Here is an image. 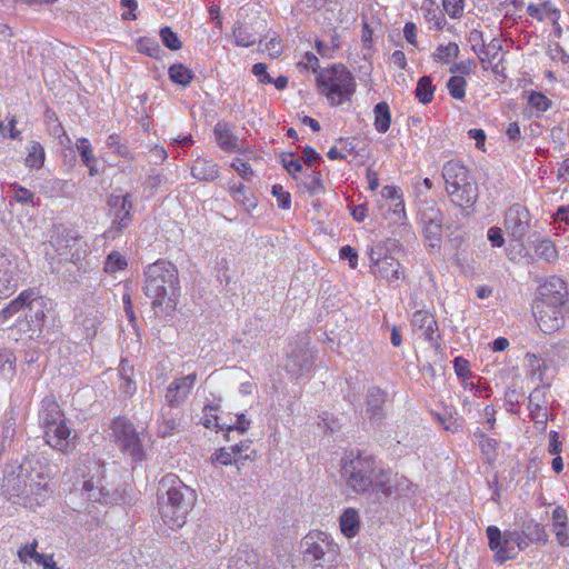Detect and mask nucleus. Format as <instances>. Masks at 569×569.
Listing matches in <instances>:
<instances>
[{
	"label": "nucleus",
	"mask_w": 569,
	"mask_h": 569,
	"mask_svg": "<svg viewBox=\"0 0 569 569\" xmlns=\"http://www.w3.org/2000/svg\"><path fill=\"white\" fill-rule=\"evenodd\" d=\"M521 532L530 542L545 541L547 537L545 528L533 519L523 521Z\"/></svg>",
	"instance_id": "obj_40"
},
{
	"label": "nucleus",
	"mask_w": 569,
	"mask_h": 569,
	"mask_svg": "<svg viewBox=\"0 0 569 569\" xmlns=\"http://www.w3.org/2000/svg\"><path fill=\"white\" fill-rule=\"evenodd\" d=\"M418 216H419V221L422 226L443 221L442 212L438 208L437 203L433 201L425 202L420 207Z\"/></svg>",
	"instance_id": "obj_36"
},
{
	"label": "nucleus",
	"mask_w": 569,
	"mask_h": 569,
	"mask_svg": "<svg viewBox=\"0 0 569 569\" xmlns=\"http://www.w3.org/2000/svg\"><path fill=\"white\" fill-rule=\"evenodd\" d=\"M316 81L319 93L325 96L331 106L350 101L357 86L353 74L341 63L319 69Z\"/></svg>",
	"instance_id": "obj_7"
},
{
	"label": "nucleus",
	"mask_w": 569,
	"mask_h": 569,
	"mask_svg": "<svg viewBox=\"0 0 569 569\" xmlns=\"http://www.w3.org/2000/svg\"><path fill=\"white\" fill-rule=\"evenodd\" d=\"M267 559L261 556L256 549L249 548L243 545L238 548L234 556L229 560V569H262L263 560Z\"/></svg>",
	"instance_id": "obj_20"
},
{
	"label": "nucleus",
	"mask_w": 569,
	"mask_h": 569,
	"mask_svg": "<svg viewBox=\"0 0 569 569\" xmlns=\"http://www.w3.org/2000/svg\"><path fill=\"white\" fill-rule=\"evenodd\" d=\"M528 399H529L528 408L530 410L531 418L537 423L545 425L548 420V415L546 411V408L548 405L546 388L545 387L535 388Z\"/></svg>",
	"instance_id": "obj_22"
},
{
	"label": "nucleus",
	"mask_w": 569,
	"mask_h": 569,
	"mask_svg": "<svg viewBox=\"0 0 569 569\" xmlns=\"http://www.w3.org/2000/svg\"><path fill=\"white\" fill-rule=\"evenodd\" d=\"M435 6V0H423L421 9L425 12V18L428 21H433L437 30H441L446 24V18Z\"/></svg>",
	"instance_id": "obj_42"
},
{
	"label": "nucleus",
	"mask_w": 569,
	"mask_h": 569,
	"mask_svg": "<svg viewBox=\"0 0 569 569\" xmlns=\"http://www.w3.org/2000/svg\"><path fill=\"white\" fill-rule=\"evenodd\" d=\"M138 51L144 53L151 58H160L163 50L159 46L158 41L152 38L143 37L137 42Z\"/></svg>",
	"instance_id": "obj_45"
},
{
	"label": "nucleus",
	"mask_w": 569,
	"mask_h": 569,
	"mask_svg": "<svg viewBox=\"0 0 569 569\" xmlns=\"http://www.w3.org/2000/svg\"><path fill=\"white\" fill-rule=\"evenodd\" d=\"M553 532L558 543L562 547L569 546V528L566 523H553Z\"/></svg>",
	"instance_id": "obj_61"
},
{
	"label": "nucleus",
	"mask_w": 569,
	"mask_h": 569,
	"mask_svg": "<svg viewBox=\"0 0 569 569\" xmlns=\"http://www.w3.org/2000/svg\"><path fill=\"white\" fill-rule=\"evenodd\" d=\"M197 496L176 475H166L158 489L159 512L163 522L171 529L181 528L192 510Z\"/></svg>",
	"instance_id": "obj_4"
},
{
	"label": "nucleus",
	"mask_w": 569,
	"mask_h": 569,
	"mask_svg": "<svg viewBox=\"0 0 569 569\" xmlns=\"http://www.w3.org/2000/svg\"><path fill=\"white\" fill-rule=\"evenodd\" d=\"M533 315L540 330L551 335L563 328L566 319L569 318V305H551L543 301H535Z\"/></svg>",
	"instance_id": "obj_10"
},
{
	"label": "nucleus",
	"mask_w": 569,
	"mask_h": 569,
	"mask_svg": "<svg viewBox=\"0 0 569 569\" xmlns=\"http://www.w3.org/2000/svg\"><path fill=\"white\" fill-rule=\"evenodd\" d=\"M303 561L315 568H331L337 562L339 547L321 531L309 532L301 541Z\"/></svg>",
	"instance_id": "obj_8"
},
{
	"label": "nucleus",
	"mask_w": 569,
	"mask_h": 569,
	"mask_svg": "<svg viewBox=\"0 0 569 569\" xmlns=\"http://www.w3.org/2000/svg\"><path fill=\"white\" fill-rule=\"evenodd\" d=\"M77 150L80 153L81 161L89 169V176L94 177L98 174L96 166L97 159L93 154V150L90 141L87 138H79L76 142Z\"/></svg>",
	"instance_id": "obj_30"
},
{
	"label": "nucleus",
	"mask_w": 569,
	"mask_h": 569,
	"mask_svg": "<svg viewBox=\"0 0 569 569\" xmlns=\"http://www.w3.org/2000/svg\"><path fill=\"white\" fill-rule=\"evenodd\" d=\"M3 493L9 499H18L23 505H40L48 490V481L41 465L33 457H26L21 462L8 463L3 470Z\"/></svg>",
	"instance_id": "obj_1"
},
{
	"label": "nucleus",
	"mask_w": 569,
	"mask_h": 569,
	"mask_svg": "<svg viewBox=\"0 0 569 569\" xmlns=\"http://www.w3.org/2000/svg\"><path fill=\"white\" fill-rule=\"evenodd\" d=\"M425 241L431 251H439L442 241V222L422 226Z\"/></svg>",
	"instance_id": "obj_35"
},
{
	"label": "nucleus",
	"mask_w": 569,
	"mask_h": 569,
	"mask_svg": "<svg viewBox=\"0 0 569 569\" xmlns=\"http://www.w3.org/2000/svg\"><path fill=\"white\" fill-rule=\"evenodd\" d=\"M412 325L422 331L426 340H428L432 347L436 349H440L439 336H436V331H438V323L435 317L422 310H418L413 313Z\"/></svg>",
	"instance_id": "obj_21"
},
{
	"label": "nucleus",
	"mask_w": 569,
	"mask_h": 569,
	"mask_svg": "<svg viewBox=\"0 0 569 569\" xmlns=\"http://www.w3.org/2000/svg\"><path fill=\"white\" fill-rule=\"evenodd\" d=\"M280 161H281L282 167L293 178H296L297 172H300L302 170V164H301L300 160L298 158H296V154L292 152L282 153L280 156Z\"/></svg>",
	"instance_id": "obj_51"
},
{
	"label": "nucleus",
	"mask_w": 569,
	"mask_h": 569,
	"mask_svg": "<svg viewBox=\"0 0 569 569\" xmlns=\"http://www.w3.org/2000/svg\"><path fill=\"white\" fill-rule=\"evenodd\" d=\"M249 458V455H244V457L234 458L233 452L231 451L230 448H220L212 456L213 461H217L224 466L234 465L238 470H240L246 465Z\"/></svg>",
	"instance_id": "obj_38"
},
{
	"label": "nucleus",
	"mask_w": 569,
	"mask_h": 569,
	"mask_svg": "<svg viewBox=\"0 0 569 569\" xmlns=\"http://www.w3.org/2000/svg\"><path fill=\"white\" fill-rule=\"evenodd\" d=\"M519 397H520V392H519L518 388L516 387V385H511L506 389L503 400H505L506 409L509 412H512V413L516 412V408L519 405Z\"/></svg>",
	"instance_id": "obj_54"
},
{
	"label": "nucleus",
	"mask_w": 569,
	"mask_h": 569,
	"mask_svg": "<svg viewBox=\"0 0 569 569\" xmlns=\"http://www.w3.org/2000/svg\"><path fill=\"white\" fill-rule=\"evenodd\" d=\"M467 81L461 76H452L447 82L449 94L456 99L461 100L466 96Z\"/></svg>",
	"instance_id": "obj_47"
},
{
	"label": "nucleus",
	"mask_w": 569,
	"mask_h": 569,
	"mask_svg": "<svg viewBox=\"0 0 569 569\" xmlns=\"http://www.w3.org/2000/svg\"><path fill=\"white\" fill-rule=\"evenodd\" d=\"M160 38L162 43L170 50L177 51L181 48L182 43L179 40L176 32L172 31L169 27H163L160 30Z\"/></svg>",
	"instance_id": "obj_52"
},
{
	"label": "nucleus",
	"mask_w": 569,
	"mask_h": 569,
	"mask_svg": "<svg viewBox=\"0 0 569 569\" xmlns=\"http://www.w3.org/2000/svg\"><path fill=\"white\" fill-rule=\"evenodd\" d=\"M271 193L277 198L278 207L288 210L291 207V196L284 191L281 184H273Z\"/></svg>",
	"instance_id": "obj_57"
},
{
	"label": "nucleus",
	"mask_w": 569,
	"mask_h": 569,
	"mask_svg": "<svg viewBox=\"0 0 569 569\" xmlns=\"http://www.w3.org/2000/svg\"><path fill=\"white\" fill-rule=\"evenodd\" d=\"M173 408L161 411V421L158 427V436L166 438L177 432L181 426V418L179 412H173Z\"/></svg>",
	"instance_id": "obj_29"
},
{
	"label": "nucleus",
	"mask_w": 569,
	"mask_h": 569,
	"mask_svg": "<svg viewBox=\"0 0 569 569\" xmlns=\"http://www.w3.org/2000/svg\"><path fill=\"white\" fill-rule=\"evenodd\" d=\"M14 361L16 357L9 350L0 351V373L9 372L13 373L14 371Z\"/></svg>",
	"instance_id": "obj_58"
},
{
	"label": "nucleus",
	"mask_w": 569,
	"mask_h": 569,
	"mask_svg": "<svg viewBox=\"0 0 569 569\" xmlns=\"http://www.w3.org/2000/svg\"><path fill=\"white\" fill-rule=\"evenodd\" d=\"M143 292L151 300L157 316H171L179 297V273L177 267L159 259L144 268Z\"/></svg>",
	"instance_id": "obj_2"
},
{
	"label": "nucleus",
	"mask_w": 569,
	"mask_h": 569,
	"mask_svg": "<svg viewBox=\"0 0 569 569\" xmlns=\"http://www.w3.org/2000/svg\"><path fill=\"white\" fill-rule=\"evenodd\" d=\"M339 256L342 260H347L349 262L350 268L356 269L358 264V253L350 246H343L339 250Z\"/></svg>",
	"instance_id": "obj_64"
},
{
	"label": "nucleus",
	"mask_w": 569,
	"mask_h": 569,
	"mask_svg": "<svg viewBox=\"0 0 569 569\" xmlns=\"http://www.w3.org/2000/svg\"><path fill=\"white\" fill-rule=\"evenodd\" d=\"M218 146L227 152H241L240 139L231 131L227 122L219 121L213 129Z\"/></svg>",
	"instance_id": "obj_23"
},
{
	"label": "nucleus",
	"mask_w": 569,
	"mask_h": 569,
	"mask_svg": "<svg viewBox=\"0 0 569 569\" xmlns=\"http://www.w3.org/2000/svg\"><path fill=\"white\" fill-rule=\"evenodd\" d=\"M51 310V302L43 297L38 296L34 291L32 299H29L27 306V313L23 321H19V329L22 331H30L32 335L41 331L44 326L47 312Z\"/></svg>",
	"instance_id": "obj_12"
},
{
	"label": "nucleus",
	"mask_w": 569,
	"mask_h": 569,
	"mask_svg": "<svg viewBox=\"0 0 569 569\" xmlns=\"http://www.w3.org/2000/svg\"><path fill=\"white\" fill-rule=\"evenodd\" d=\"M191 174L199 181L211 182L219 177V167L212 160L198 158L191 167Z\"/></svg>",
	"instance_id": "obj_26"
},
{
	"label": "nucleus",
	"mask_w": 569,
	"mask_h": 569,
	"mask_svg": "<svg viewBox=\"0 0 569 569\" xmlns=\"http://www.w3.org/2000/svg\"><path fill=\"white\" fill-rule=\"evenodd\" d=\"M168 74L173 83L182 87H188L194 78L192 71L182 63L170 66Z\"/></svg>",
	"instance_id": "obj_37"
},
{
	"label": "nucleus",
	"mask_w": 569,
	"mask_h": 569,
	"mask_svg": "<svg viewBox=\"0 0 569 569\" xmlns=\"http://www.w3.org/2000/svg\"><path fill=\"white\" fill-rule=\"evenodd\" d=\"M111 430L121 450L129 455L133 461L140 462L144 459L146 453L140 433L130 420L124 417L116 418L111 423Z\"/></svg>",
	"instance_id": "obj_9"
},
{
	"label": "nucleus",
	"mask_w": 569,
	"mask_h": 569,
	"mask_svg": "<svg viewBox=\"0 0 569 569\" xmlns=\"http://www.w3.org/2000/svg\"><path fill=\"white\" fill-rule=\"evenodd\" d=\"M51 243L60 256L69 258L73 263H78L86 254V250L81 248V238L72 231H66Z\"/></svg>",
	"instance_id": "obj_18"
},
{
	"label": "nucleus",
	"mask_w": 569,
	"mask_h": 569,
	"mask_svg": "<svg viewBox=\"0 0 569 569\" xmlns=\"http://www.w3.org/2000/svg\"><path fill=\"white\" fill-rule=\"evenodd\" d=\"M132 209L133 199L111 212L113 219L111 227L108 230V234H112V238H114L116 234L121 233L131 223L133 219L131 213Z\"/></svg>",
	"instance_id": "obj_24"
},
{
	"label": "nucleus",
	"mask_w": 569,
	"mask_h": 569,
	"mask_svg": "<svg viewBox=\"0 0 569 569\" xmlns=\"http://www.w3.org/2000/svg\"><path fill=\"white\" fill-rule=\"evenodd\" d=\"M535 254L548 263H555L558 260V252L553 242L549 239H539L533 242Z\"/></svg>",
	"instance_id": "obj_34"
},
{
	"label": "nucleus",
	"mask_w": 569,
	"mask_h": 569,
	"mask_svg": "<svg viewBox=\"0 0 569 569\" xmlns=\"http://www.w3.org/2000/svg\"><path fill=\"white\" fill-rule=\"evenodd\" d=\"M315 351L307 345H297L290 352L286 363V370L295 378L308 373L315 362Z\"/></svg>",
	"instance_id": "obj_15"
},
{
	"label": "nucleus",
	"mask_w": 569,
	"mask_h": 569,
	"mask_svg": "<svg viewBox=\"0 0 569 569\" xmlns=\"http://www.w3.org/2000/svg\"><path fill=\"white\" fill-rule=\"evenodd\" d=\"M230 192L234 201L240 203L247 212H250L257 207V199L252 194L247 193V190L242 183L232 186L230 188Z\"/></svg>",
	"instance_id": "obj_41"
},
{
	"label": "nucleus",
	"mask_w": 569,
	"mask_h": 569,
	"mask_svg": "<svg viewBox=\"0 0 569 569\" xmlns=\"http://www.w3.org/2000/svg\"><path fill=\"white\" fill-rule=\"evenodd\" d=\"M14 428H16V417L13 416V412H9L7 415V418L2 425V438L3 441L12 440L14 436Z\"/></svg>",
	"instance_id": "obj_62"
},
{
	"label": "nucleus",
	"mask_w": 569,
	"mask_h": 569,
	"mask_svg": "<svg viewBox=\"0 0 569 569\" xmlns=\"http://www.w3.org/2000/svg\"><path fill=\"white\" fill-rule=\"evenodd\" d=\"M341 477L347 487L356 493H391L390 473L372 456L357 455L343 460Z\"/></svg>",
	"instance_id": "obj_3"
},
{
	"label": "nucleus",
	"mask_w": 569,
	"mask_h": 569,
	"mask_svg": "<svg viewBox=\"0 0 569 569\" xmlns=\"http://www.w3.org/2000/svg\"><path fill=\"white\" fill-rule=\"evenodd\" d=\"M505 228L516 241H521L530 228V212L522 204H512L505 214Z\"/></svg>",
	"instance_id": "obj_14"
},
{
	"label": "nucleus",
	"mask_w": 569,
	"mask_h": 569,
	"mask_svg": "<svg viewBox=\"0 0 569 569\" xmlns=\"http://www.w3.org/2000/svg\"><path fill=\"white\" fill-rule=\"evenodd\" d=\"M442 7L451 19H459L463 13L465 0H442Z\"/></svg>",
	"instance_id": "obj_53"
},
{
	"label": "nucleus",
	"mask_w": 569,
	"mask_h": 569,
	"mask_svg": "<svg viewBox=\"0 0 569 569\" xmlns=\"http://www.w3.org/2000/svg\"><path fill=\"white\" fill-rule=\"evenodd\" d=\"M38 542L34 540L30 545H24L19 548L18 550V557L21 562H27L28 559H33L36 561L37 556L40 553L37 551Z\"/></svg>",
	"instance_id": "obj_59"
},
{
	"label": "nucleus",
	"mask_w": 569,
	"mask_h": 569,
	"mask_svg": "<svg viewBox=\"0 0 569 569\" xmlns=\"http://www.w3.org/2000/svg\"><path fill=\"white\" fill-rule=\"evenodd\" d=\"M435 89L431 77L423 76L417 82L415 90L416 98L420 103H430L433 99Z\"/></svg>",
	"instance_id": "obj_39"
},
{
	"label": "nucleus",
	"mask_w": 569,
	"mask_h": 569,
	"mask_svg": "<svg viewBox=\"0 0 569 569\" xmlns=\"http://www.w3.org/2000/svg\"><path fill=\"white\" fill-rule=\"evenodd\" d=\"M385 402L386 393L380 388L372 387L368 390L366 413L369 416L370 419H381Z\"/></svg>",
	"instance_id": "obj_28"
},
{
	"label": "nucleus",
	"mask_w": 569,
	"mask_h": 569,
	"mask_svg": "<svg viewBox=\"0 0 569 569\" xmlns=\"http://www.w3.org/2000/svg\"><path fill=\"white\" fill-rule=\"evenodd\" d=\"M375 129L379 133H386L391 124V111L386 101L377 103L373 108Z\"/></svg>",
	"instance_id": "obj_33"
},
{
	"label": "nucleus",
	"mask_w": 569,
	"mask_h": 569,
	"mask_svg": "<svg viewBox=\"0 0 569 569\" xmlns=\"http://www.w3.org/2000/svg\"><path fill=\"white\" fill-rule=\"evenodd\" d=\"M468 41L471 44V49L479 56L480 60L483 61L481 52H485L483 33L478 29H472L468 34Z\"/></svg>",
	"instance_id": "obj_55"
},
{
	"label": "nucleus",
	"mask_w": 569,
	"mask_h": 569,
	"mask_svg": "<svg viewBox=\"0 0 569 569\" xmlns=\"http://www.w3.org/2000/svg\"><path fill=\"white\" fill-rule=\"evenodd\" d=\"M488 537V546L490 550L495 551V561L503 563L507 560L513 559L516 556L515 547L511 543L520 540V532L517 530H506L503 533L496 526H489L486 530Z\"/></svg>",
	"instance_id": "obj_11"
},
{
	"label": "nucleus",
	"mask_w": 569,
	"mask_h": 569,
	"mask_svg": "<svg viewBox=\"0 0 569 569\" xmlns=\"http://www.w3.org/2000/svg\"><path fill=\"white\" fill-rule=\"evenodd\" d=\"M46 158L44 149L40 142L32 141L28 148V154L26 157V166L29 168L39 169L43 166Z\"/></svg>",
	"instance_id": "obj_43"
},
{
	"label": "nucleus",
	"mask_w": 569,
	"mask_h": 569,
	"mask_svg": "<svg viewBox=\"0 0 569 569\" xmlns=\"http://www.w3.org/2000/svg\"><path fill=\"white\" fill-rule=\"evenodd\" d=\"M197 379V375L190 373L172 381L166 392V401L170 408H178L187 398Z\"/></svg>",
	"instance_id": "obj_19"
},
{
	"label": "nucleus",
	"mask_w": 569,
	"mask_h": 569,
	"mask_svg": "<svg viewBox=\"0 0 569 569\" xmlns=\"http://www.w3.org/2000/svg\"><path fill=\"white\" fill-rule=\"evenodd\" d=\"M107 146L112 149L120 157L132 159L131 153L127 146L120 142V138L118 134L112 133L107 139Z\"/></svg>",
	"instance_id": "obj_56"
},
{
	"label": "nucleus",
	"mask_w": 569,
	"mask_h": 569,
	"mask_svg": "<svg viewBox=\"0 0 569 569\" xmlns=\"http://www.w3.org/2000/svg\"><path fill=\"white\" fill-rule=\"evenodd\" d=\"M376 272L389 283L397 282L401 274V264L392 256H383L375 261Z\"/></svg>",
	"instance_id": "obj_25"
},
{
	"label": "nucleus",
	"mask_w": 569,
	"mask_h": 569,
	"mask_svg": "<svg viewBox=\"0 0 569 569\" xmlns=\"http://www.w3.org/2000/svg\"><path fill=\"white\" fill-rule=\"evenodd\" d=\"M459 52V46L456 42H449L447 46H439L433 57L436 60L447 63L452 58H457Z\"/></svg>",
	"instance_id": "obj_48"
},
{
	"label": "nucleus",
	"mask_w": 569,
	"mask_h": 569,
	"mask_svg": "<svg viewBox=\"0 0 569 569\" xmlns=\"http://www.w3.org/2000/svg\"><path fill=\"white\" fill-rule=\"evenodd\" d=\"M32 295H34L33 289H28L22 291L14 300L10 301L7 307H4L0 311V319L6 321L20 310L27 308L29 299H32Z\"/></svg>",
	"instance_id": "obj_31"
},
{
	"label": "nucleus",
	"mask_w": 569,
	"mask_h": 569,
	"mask_svg": "<svg viewBox=\"0 0 569 569\" xmlns=\"http://www.w3.org/2000/svg\"><path fill=\"white\" fill-rule=\"evenodd\" d=\"M260 47L264 46L262 50L268 51L269 56L271 58H278L282 52V47L280 43V40L276 37L269 39L263 43V40H260L259 42Z\"/></svg>",
	"instance_id": "obj_60"
},
{
	"label": "nucleus",
	"mask_w": 569,
	"mask_h": 569,
	"mask_svg": "<svg viewBox=\"0 0 569 569\" xmlns=\"http://www.w3.org/2000/svg\"><path fill=\"white\" fill-rule=\"evenodd\" d=\"M359 527H360V519H359L358 512L352 508L346 509L340 517L341 532L347 538H352L358 533Z\"/></svg>",
	"instance_id": "obj_32"
},
{
	"label": "nucleus",
	"mask_w": 569,
	"mask_h": 569,
	"mask_svg": "<svg viewBox=\"0 0 569 569\" xmlns=\"http://www.w3.org/2000/svg\"><path fill=\"white\" fill-rule=\"evenodd\" d=\"M233 38L238 47H251L256 43V36L243 26L233 29Z\"/></svg>",
	"instance_id": "obj_49"
},
{
	"label": "nucleus",
	"mask_w": 569,
	"mask_h": 569,
	"mask_svg": "<svg viewBox=\"0 0 569 569\" xmlns=\"http://www.w3.org/2000/svg\"><path fill=\"white\" fill-rule=\"evenodd\" d=\"M18 260L11 253L0 251V298H8L18 288L20 281Z\"/></svg>",
	"instance_id": "obj_13"
},
{
	"label": "nucleus",
	"mask_w": 569,
	"mask_h": 569,
	"mask_svg": "<svg viewBox=\"0 0 569 569\" xmlns=\"http://www.w3.org/2000/svg\"><path fill=\"white\" fill-rule=\"evenodd\" d=\"M252 73L258 78L259 82L268 84L273 82V78L267 72V64L258 62L252 66Z\"/></svg>",
	"instance_id": "obj_63"
},
{
	"label": "nucleus",
	"mask_w": 569,
	"mask_h": 569,
	"mask_svg": "<svg viewBox=\"0 0 569 569\" xmlns=\"http://www.w3.org/2000/svg\"><path fill=\"white\" fill-rule=\"evenodd\" d=\"M442 178L450 201L462 210L471 209L478 200V184L467 167L448 161L442 167Z\"/></svg>",
	"instance_id": "obj_6"
},
{
	"label": "nucleus",
	"mask_w": 569,
	"mask_h": 569,
	"mask_svg": "<svg viewBox=\"0 0 569 569\" xmlns=\"http://www.w3.org/2000/svg\"><path fill=\"white\" fill-rule=\"evenodd\" d=\"M528 103L539 112H546L552 104L549 98L538 91L530 92Z\"/></svg>",
	"instance_id": "obj_50"
},
{
	"label": "nucleus",
	"mask_w": 569,
	"mask_h": 569,
	"mask_svg": "<svg viewBox=\"0 0 569 569\" xmlns=\"http://www.w3.org/2000/svg\"><path fill=\"white\" fill-rule=\"evenodd\" d=\"M46 442L56 450L68 453L74 446L71 437V429L66 425L64 419L48 426H44Z\"/></svg>",
	"instance_id": "obj_17"
},
{
	"label": "nucleus",
	"mask_w": 569,
	"mask_h": 569,
	"mask_svg": "<svg viewBox=\"0 0 569 569\" xmlns=\"http://www.w3.org/2000/svg\"><path fill=\"white\" fill-rule=\"evenodd\" d=\"M536 301L551 305H569L566 282L559 277H550L539 288Z\"/></svg>",
	"instance_id": "obj_16"
},
{
	"label": "nucleus",
	"mask_w": 569,
	"mask_h": 569,
	"mask_svg": "<svg viewBox=\"0 0 569 569\" xmlns=\"http://www.w3.org/2000/svg\"><path fill=\"white\" fill-rule=\"evenodd\" d=\"M128 266L127 259L118 251L110 252L104 261V271L108 273H116L124 270Z\"/></svg>",
	"instance_id": "obj_44"
},
{
	"label": "nucleus",
	"mask_w": 569,
	"mask_h": 569,
	"mask_svg": "<svg viewBox=\"0 0 569 569\" xmlns=\"http://www.w3.org/2000/svg\"><path fill=\"white\" fill-rule=\"evenodd\" d=\"M76 473L81 479V496L89 501L112 505L121 499L117 486L108 479L106 465L101 460L83 457Z\"/></svg>",
	"instance_id": "obj_5"
},
{
	"label": "nucleus",
	"mask_w": 569,
	"mask_h": 569,
	"mask_svg": "<svg viewBox=\"0 0 569 569\" xmlns=\"http://www.w3.org/2000/svg\"><path fill=\"white\" fill-rule=\"evenodd\" d=\"M526 362H527V367L530 372V377L532 379L542 381L543 380V371L546 369L545 361L540 357H538L533 353H527Z\"/></svg>",
	"instance_id": "obj_46"
},
{
	"label": "nucleus",
	"mask_w": 569,
	"mask_h": 569,
	"mask_svg": "<svg viewBox=\"0 0 569 569\" xmlns=\"http://www.w3.org/2000/svg\"><path fill=\"white\" fill-rule=\"evenodd\" d=\"M39 419L43 427L63 420V413L54 396L50 395L42 399Z\"/></svg>",
	"instance_id": "obj_27"
}]
</instances>
